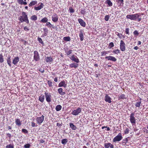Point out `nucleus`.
Returning a JSON list of instances; mask_svg holds the SVG:
<instances>
[{
    "mask_svg": "<svg viewBox=\"0 0 148 148\" xmlns=\"http://www.w3.org/2000/svg\"><path fill=\"white\" fill-rule=\"evenodd\" d=\"M22 132L25 134H28V131L25 129H23L22 130Z\"/></svg>",
    "mask_w": 148,
    "mask_h": 148,
    "instance_id": "de8ad7c7",
    "label": "nucleus"
},
{
    "mask_svg": "<svg viewBox=\"0 0 148 148\" xmlns=\"http://www.w3.org/2000/svg\"><path fill=\"white\" fill-rule=\"evenodd\" d=\"M70 126L73 130H75L76 129L77 127L73 123H69Z\"/></svg>",
    "mask_w": 148,
    "mask_h": 148,
    "instance_id": "bb28decb",
    "label": "nucleus"
},
{
    "mask_svg": "<svg viewBox=\"0 0 148 148\" xmlns=\"http://www.w3.org/2000/svg\"><path fill=\"white\" fill-rule=\"evenodd\" d=\"M138 13L131 15H127L126 16L127 18L129 19L132 20H135L138 18Z\"/></svg>",
    "mask_w": 148,
    "mask_h": 148,
    "instance_id": "7ed1b4c3",
    "label": "nucleus"
},
{
    "mask_svg": "<svg viewBox=\"0 0 148 148\" xmlns=\"http://www.w3.org/2000/svg\"><path fill=\"white\" fill-rule=\"evenodd\" d=\"M120 6L123 5V0H117V1Z\"/></svg>",
    "mask_w": 148,
    "mask_h": 148,
    "instance_id": "c9c22d12",
    "label": "nucleus"
},
{
    "mask_svg": "<svg viewBox=\"0 0 148 148\" xmlns=\"http://www.w3.org/2000/svg\"><path fill=\"white\" fill-rule=\"evenodd\" d=\"M120 49L122 51H124L125 50V42L122 40L120 41Z\"/></svg>",
    "mask_w": 148,
    "mask_h": 148,
    "instance_id": "6e6552de",
    "label": "nucleus"
},
{
    "mask_svg": "<svg viewBox=\"0 0 148 148\" xmlns=\"http://www.w3.org/2000/svg\"><path fill=\"white\" fill-rule=\"evenodd\" d=\"M105 58L108 60H110L113 62H115L116 60V59L114 57L112 56H107Z\"/></svg>",
    "mask_w": 148,
    "mask_h": 148,
    "instance_id": "4468645a",
    "label": "nucleus"
},
{
    "mask_svg": "<svg viewBox=\"0 0 148 148\" xmlns=\"http://www.w3.org/2000/svg\"><path fill=\"white\" fill-rule=\"evenodd\" d=\"M38 40L39 41V42L42 44L43 45L44 44V43L43 41L42 40V39L40 37H38Z\"/></svg>",
    "mask_w": 148,
    "mask_h": 148,
    "instance_id": "a19ab883",
    "label": "nucleus"
},
{
    "mask_svg": "<svg viewBox=\"0 0 148 148\" xmlns=\"http://www.w3.org/2000/svg\"><path fill=\"white\" fill-rule=\"evenodd\" d=\"M43 30L44 32V34L43 35L44 36H46L47 35V34L48 33V30L47 29L46 27H45V28H43Z\"/></svg>",
    "mask_w": 148,
    "mask_h": 148,
    "instance_id": "7c9ffc66",
    "label": "nucleus"
},
{
    "mask_svg": "<svg viewBox=\"0 0 148 148\" xmlns=\"http://www.w3.org/2000/svg\"><path fill=\"white\" fill-rule=\"evenodd\" d=\"M110 18V16L109 15H106L104 19L106 21H108Z\"/></svg>",
    "mask_w": 148,
    "mask_h": 148,
    "instance_id": "8fccbe9b",
    "label": "nucleus"
},
{
    "mask_svg": "<svg viewBox=\"0 0 148 148\" xmlns=\"http://www.w3.org/2000/svg\"><path fill=\"white\" fill-rule=\"evenodd\" d=\"M127 138H125L123 140L122 143L123 145H125L127 143L128 141Z\"/></svg>",
    "mask_w": 148,
    "mask_h": 148,
    "instance_id": "72a5a7b5",
    "label": "nucleus"
},
{
    "mask_svg": "<svg viewBox=\"0 0 148 148\" xmlns=\"http://www.w3.org/2000/svg\"><path fill=\"white\" fill-rule=\"evenodd\" d=\"M57 126L58 127L60 126L61 125V124L60 123H57L56 124Z\"/></svg>",
    "mask_w": 148,
    "mask_h": 148,
    "instance_id": "69168bd1",
    "label": "nucleus"
},
{
    "mask_svg": "<svg viewBox=\"0 0 148 148\" xmlns=\"http://www.w3.org/2000/svg\"><path fill=\"white\" fill-rule=\"evenodd\" d=\"M48 21V18L46 17H45L41 20L40 22L43 23H46Z\"/></svg>",
    "mask_w": 148,
    "mask_h": 148,
    "instance_id": "393cba45",
    "label": "nucleus"
},
{
    "mask_svg": "<svg viewBox=\"0 0 148 148\" xmlns=\"http://www.w3.org/2000/svg\"><path fill=\"white\" fill-rule=\"evenodd\" d=\"M45 98L46 101L48 102H50L51 101V95L50 93L46 92L45 93Z\"/></svg>",
    "mask_w": 148,
    "mask_h": 148,
    "instance_id": "0eeeda50",
    "label": "nucleus"
},
{
    "mask_svg": "<svg viewBox=\"0 0 148 148\" xmlns=\"http://www.w3.org/2000/svg\"><path fill=\"white\" fill-rule=\"evenodd\" d=\"M62 108V106L60 105H57L56 107V110L57 111H58L61 110Z\"/></svg>",
    "mask_w": 148,
    "mask_h": 148,
    "instance_id": "c85d7f7f",
    "label": "nucleus"
},
{
    "mask_svg": "<svg viewBox=\"0 0 148 148\" xmlns=\"http://www.w3.org/2000/svg\"><path fill=\"white\" fill-rule=\"evenodd\" d=\"M101 56H103L105 55L104 51L101 52Z\"/></svg>",
    "mask_w": 148,
    "mask_h": 148,
    "instance_id": "338daca9",
    "label": "nucleus"
},
{
    "mask_svg": "<svg viewBox=\"0 0 148 148\" xmlns=\"http://www.w3.org/2000/svg\"><path fill=\"white\" fill-rule=\"evenodd\" d=\"M52 20L54 22H56L58 20V16L56 13H53L52 16Z\"/></svg>",
    "mask_w": 148,
    "mask_h": 148,
    "instance_id": "9d476101",
    "label": "nucleus"
},
{
    "mask_svg": "<svg viewBox=\"0 0 148 148\" xmlns=\"http://www.w3.org/2000/svg\"><path fill=\"white\" fill-rule=\"evenodd\" d=\"M112 52L114 53L115 54H117L120 53V51L119 49H117L114 50Z\"/></svg>",
    "mask_w": 148,
    "mask_h": 148,
    "instance_id": "4c0bfd02",
    "label": "nucleus"
},
{
    "mask_svg": "<svg viewBox=\"0 0 148 148\" xmlns=\"http://www.w3.org/2000/svg\"><path fill=\"white\" fill-rule=\"evenodd\" d=\"M24 30L25 31H27L29 30V29L28 27L25 26L24 28Z\"/></svg>",
    "mask_w": 148,
    "mask_h": 148,
    "instance_id": "bf43d9fd",
    "label": "nucleus"
},
{
    "mask_svg": "<svg viewBox=\"0 0 148 148\" xmlns=\"http://www.w3.org/2000/svg\"><path fill=\"white\" fill-rule=\"evenodd\" d=\"M68 141V140L66 138L62 139L61 141V143L62 144L64 145Z\"/></svg>",
    "mask_w": 148,
    "mask_h": 148,
    "instance_id": "473e14b6",
    "label": "nucleus"
},
{
    "mask_svg": "<svg viewBox=\"0 0 148 148\" xmlns=\"http://www.w3.org/2000/svg\"><path fill=\"white\" fill-rule=\"evenodd\" d=\"M47 83L49 87H51L52 86L53 83L51 80H48L47 81Z\"/></svg>",
    "mask_w": 148,
    "mask_h": 148,
    "instance_id": "79ce46f5",
    "label": "nucleus"
},
{
    "mask_svg": "<svg viewBox=\"0 0 148 148\" xmlns=\"http://www.w3.org/2000/svg\"><path fill=\"white\" fill-rule=\"evenodd\" d=\"M81 111V109L79 108L72 111L71 114L74 115H77Z\"/></svg>",
    "mask_w": 148,
    "mask_h": 148,
    "instance_id": "1a4fd4ad",
    "label": "nucleus"
},
{
    "mask_svg": "<svg viewBox=\"0 0 148 148\" xmlns=\"http://www.w3.org/2000/svg\"><path fill=\"white\" fill-rule=\"evenodd\" d=\"M106 3H107L109 6H111L112 3L110 0H107L106 1Z\"/></svg>",
    "mask_w": 148,
    "mask_h": 148,
    "instance_id": "f704fd0d",
    "label": "nucleus"
},
{
    "mask_svg": "<svg viewBox=\"0 0 148 148\" xmlns=\"http://www.w3.org/2000/svg\"><path fill=\"white\" fill-rule=\"evenodd\" d=\"M45 96L43 95H41L39 97V100L42 102H44L45 99Z\"/></svg>",
    "mask_w": 148,
    "mask_h": 148,
    "instance_id": "5701e85b",
    "label": "nucleus"
},
{
    "mask_svg": "<svg viewBox=\"0 0 148 148\" xmlns=\"http://www.w3.org/2000/svg\"><path fill=\"white\" fill-rule=\"evenodd\" d=\"M109 46L110 48H111L114 47V44L113 42H111L109 43Z\"/></svg>",
    "mask_w": 148,
    "mask_h": 148,
    "instance_id": "6e6d98bb",
    "label": "nucleus"
},
{
    "mask_svg": "<svg viewBox=\"0 0 148 148\" xmlns=\"http://www.w3.org/2000/svg\"><path fill=\"white\" fill-rule=\"evenodd\" d=\"M105 97V101L108 103H110L112 102L111 100V98L110 97L108 96L107 94H106Z\"/></svg>",
    "mask_w": 148,
    "mask_h": 148,
    "instance_id": "ddd939ff",
    "label": "nucleus"
},
{
    "mask_svg": "<svg viewBox=\"0 0 148 148\" xmlns=\"http://www.w3.org/2000/svg\"><path fill=\"white\" fill-rule=\"evenodd\" d=\"M70 58L72 60L74 61L76 63H78L79 62V59L77 58V57L75 56L74 55H73Z\"/></svg>",
    "mask_w": 148,
    "mask_h": 148,
    "instance_id": "f8f14e48",
    "label": "nucleus"
},
{
    "mask_svg": "<svg viewBox=\"0 0 148 148\" xmlns=\"http://www.w3.org/2000/svg\"><path fill=\"white\" fill-rule=\"evenodd\" d=\"M54 81L56 82H58V79L57 77H55L54 78Z\"/></svg>",
    "mask_w": 148,
    "mask_h": 148,
    "instance_id": "774afa93",
    "label": "nucleus"
},
{
    "mask_svg": "<svg viewBox=\"0 0 148 148\" xmlns=\"http://www.w3.org/2000/svg\"><path fill=\"white\" fill-rule=\"evenodd\" d=\"M135 113H132L130 116V120L131 123L132 125H134L135 124L136 119L134 117Z\"/></svg>",
    "mask_w": 148,
    "mask_h": 148,
    "instance_id": "f03ea898",
    "label": "nucleus"
},
{
    "mask_svg": "<svg viewBox=\"0 0 148 148\" xmlns=\"http://www.w3.org/2000/svg\"><path fill=\"white\" fill-rule=\"evenodd\" d=\"M104 147L105 148H114V146L110 143H108L104 144Z\"/></svg>",
    "mask_w": 148,
    "mask_h": 148,
    "instance_id": "2eb2a0df",
    "label": "nucleus"
},
{
    "mask_svg": "<svg viewBox=\"0 0 148 148\" xmlns=\"http://www.w3.org/2000/svg\"><path fill=\"white\" fill-rule=\"evenodd\" d=\"M117 34H116V35L118 36L119 38H121V36H122V34H120L119 33L117 32Z\"/></svg>",
    "mask_w": 148,
    "mask_h": 148,
    "instance_id": "052dcab7",
    "label": "nucleus"
},
{
    "mask_svg": "<svg viewBox=\"0 0 148 148\" xmlns=\"http://www.w3.org/2000/svg\"><path fill=\"white\" fill-rule=\"evenodd\" d=\"M6 135H7L10 138L11 137V136L10 134L9 133H6Z\"/></svg>",
    "mask_w": 148,
    "mask_h": 148,
    "instance_id": "e2e57ef3",
    "label": "nucleus"
},
{
    "mask_svg": "<svg viewBox=\"0 0 148 148\" xmlns=\"http://www.w3.org/2000/svg\"><path fill=\"white\" fill-rule=\"evenodd\" d=\"M30 19L32 21H36L37 19V16L36 15L32 16L30 17Z\"/></svg>",
    "mask_w": 148,
    "mask_h": 148,
    "instance_id": "2f4dec72",
    "label": "nucleus"
},
{
    "mask_svg": "<svg viewBox=\"0 0 148 148\" xmlns=\"http://www.w3.org/2000/svg\"><path fill=\"white\" fill-rule=\"evenodd\" d=\"M75 63H73L69 65V66L71 68H76L78 66V64Z\"/></svg>",
    "mask_w": 148,
    "mask_h": 148,
    "instance_id": "6ab92c4d",
    "label": "nucleus"
},
{
    "mask_svg": "<svg viewBox=\"0 0 148 148\" xmlns=\"http://www.w3.org/2000/svg\"><path fill=\"white\" fill-rule=\"evenodd\" d=\"M129 129L127 128L125 129V131H124L125 134H128L129 132Z\"/></svg>",
    "mask_w": 148,
    "mask_h": 148,
    "instance_id": "864d4df0",
    "label": "nucleus"
},
{
    "mask_svg": "<svg viewBox=\"0 0 148 148\" xmlns=\"http://www.w3.org/2000/svg\"><path fill=\"white\" fill-rule=\"evenodd\" d=\"M7 63L8 64L9 66L10 67H11L12 65L11 64V59H10V57L9 56L7 60Z\"/></svg>",
    "mask_w": 148,
    "mask_h": 148,
    "instance_id": "cd10ccee",
    "label": "nucleus"
},
{
    "mask_svg": "<svg viewBox=\"0 0 148 148\" xmlns=\"http://www.w3.org/2000/svg\"><path fill=\"white\" fill-rule=\"evenodd\" d=\"M67 82H66L64 80L61 81L58 84V87H63L65 88L67 86Z\"/></svg>",
    "mask_w": 148,
    "mask_h": 148,
    "instance_id": "9b49d317",
    "label": "nucleus"
},
{
    "mask_svg": "<svg viewBox=\"0 0 148 148\" xmlns=\"http://www.w3.org/2000/svg\"><path fill=\"white\" fill-rule=\"evenodd\" d=\"M79 23H80V25L82 26H83V21L81 18H79L78 19Z\"/></svg>",
    "mask_w": 148,
    "mask_h": 148,
    "instance_id": "58836bf2",
    "label": "nucleus"
},
{
    "mask_svg": "<svg viewBox=\"0 0 148 148\" xmlns=\"http://www.w3.org/2000/svg\"><path fill=\"white\" fill-rule=\"evenodd\" d=\"M22 16H20L18 18L19 20L22 23L25 22L28 24L29 23L27 14L24 12H22Z\"/></svg>",
    "mask_w": 148,
    "mask_h": 148,
    "instance_id": "f257e3e1",
    "label": "nucleus"
},
{
    "mask_svg": "<svg viewBox=\"0 0 148 148\" xmlns=\"http://www.w3.org/2000/svg\"><path fill=\"white\" fill-rule=\"evenodd\" d=\"M119 98H120V99H125V95L123 94H122L120 96V97H119Z\"/></svg>",
    "mask_w": 148,
    "mask_h": 148,
    "instance_id": "3c124183",
    "label": "nucleus"
},
{
    "mask_svg": "<svg viewBox=\"0 0 148 148\" xmlns=\"http://www.w3.org/2000/svg\"><path fill=\"white\" fill-rule=\"evenodd\" d=\"M63 39L64 40L66 41H70L71 40L70 37L69 36L64 37Z\"/></svg>",
    "mask_w": 148,
    "mask_h": 148,
    "instance_id": "c756f323",
    "label": "nucleus"
},
{
    "mask_svg": "<svg viewBox=\"0 0 148 148\" xmlns=\"http://www.w3.org/2000/svg\"><path fill=\"white\" fill-rule=\"evenodd\" d=\"M123 138L121 133H119L118 135L115 137L113 140V141L114 142L117 141H119L121 140Z\"/></svg>",
    "mask_w": 148,
    "mask_h": 148,
    "instance_id": "39448f33",
    "label": "nucleus"
},
{
    "mask_svg": "<svg viewBox=\"0 0 148 148\" xmlns=\"http://www.w3.org/2000/svg\"><path fill=\"white\" fill-rule=\"evenodd\" d=\"M73 51L71 50H69L68 51H67L66 52V54L67 56L69 55L70 54H71L72 53Z\"/></svg>",
    "mask_w": 148,
    "mask_h": 148,
    "instance_id": "c03bdc74",
    "label": "nucleus"
},
{
    "mask_svg": "<svg viewBox=\"0 0 148 148\" xmlns=\"http://www.w3.org/2000/svg\"><path fill=\"white\" fill-rule=\"evenodd\" d=\"M129 29L128 28H127L125 29V33L127 34H129Z\"/></svg>",
    "mask_w": 148,
    "mask_h": 148,
    "instance_id": "603ef678",
    "label": "nucleus"
},
{
    "mask_svg": "<svg viewBox=\"0 0 148 148\" xmlns=\"http://www.w3.org/2000/svg\"><path fill=\"white\" fill-rule=\"evenodd\" d=\"M40 141L41 143H45V141L43 139H41L40 140Z\"/></svg>",
    "mask_w": 148,
    "mask_h": 148,
    "instance_id": "0e129e2a",
    "label": "nucleus"
},
{
    "mask_svg": "<svg viewBox=\"0 0 148 148\" xmlns=\"http://www.w3.org/2000/svg\"><path fill=\"white\" fill-rule=\"evenodd\" d=\"M15 122L16 125L18 126H20L21 125V121L19 119H16Z\"/></svg>",
    "mask_w": 148,
    "mask_h": 148,
    "instance_id": "412c9836",
    "label": "nucleus"
},
{
    "mask_svg": "<svg viewBox=\"0 0 148 148\" xmlns=\"http://www.w3.org/2000/svg\"><path fill=\"white\" fill-rule=\"evenodd\" d=\"M34 59L36 61H38L40 60V56L37 51H34Z\"/></svg>",
    "mask_w": 148,
    "mask_h": 148,
    "instance_id": "423d86ee",
    "label": "nucleus"
},
{
    "mask_svg": "<svg viewBox=\"0 0 148 148\" xmlns=\"http://www.w3.org/2000/svg\"><path fill=\"white\" fill-rule=\"evenodd\" d=\"M46 25L49 27L51 28L52 27V24L49 22L48 21L46 23Z\"/></svg>",
    "mask_w": 148,
    "mask_h": 148,
    "instance_id": "ea45409f",
    "label": "nucleus"
},
{
    "mask_svg": "<svg viewBox=\"0 0 148 148\" xmlns=\"http://www.w3.org/2000/svg\"><path fill=\"white\" fill-rule=\"evenodd\" d=\"M45 60L47 62L51 63L53 61V59L51 57H47L45 58Z\"/></svg>",
    "mask_w": 148,
    "mask_h": 148,
    "instance_id": "a211bd4d",
    "label": "nucleus"
},
{
    "mask_svg": "<svg viewBox=\"0 0 148 148\" xmlns=\"http://www.w3.org/2000/svg\"><path fill=\"white\" fill-rule=\"evenodd\" d=\"M6 148H14V146L13 145L11 144L7 145L6 147Z\"/></svg>",
    "mask_w": 148,
    "mask_h": 148,
    "instance_id": "37998d69",
    "label": "nucleus"
},
{
    "mask_svg": "<svg viewBox=\"0 0 148 148\" xmlns=\"http://www.w3.org/2000/svg\"><path fill=\"white\" fill-rule=\"evenodd\" d=\"M141 103V101L140 102H137L135 105V106L136 107H139L140 106Z\"/></svg>",
    "mask_w": 148,
    "mask_h": 148,
    "instance_id": "a18cd8bd",
    "label": "nucleus"
},
{
    "mask_svg": "<svg viewBox=\"0 0 148 148\" xmlns=\"http://www.w3.org/2000/svg\"><path fill=\"white\" fill-rule=\"evenodd\" d=\"M58 93L61 95H63L65 94V92L63 91V90L62 88H58Z\"/></svg>",
    "mask_w": 148,
    "mask_h": 148,
    "instance_id": "aec40b11",
    "label": "nucleus"
},
{
    "mask_svg": "<svg viewBox=\"0 0 148 148\" xmlns=\"http://www.w3.org/2000/svg\"><path fill=\"white\" fill-rule=\"evenodd\" d=\"M39 71L40 72H41V73H43L45 71L44 69H40L39 70Z\"/></svg>",
    "mask_w": 148,
    "mask_h": 148,
    "instance_id": "680f3d73",
    "label": "nucleus"
},
{
    "mask_svg": "<svg viewBox=\"0 0 148 148\" xmlns=\"http://www.w3.org/2000/svg\"><path fill=\"white\" fill-rule=\"evenodd\" d=\"M4 62L3 56L2 54L0 55V63H2Z\"/></svg>",
    "mask_w": 148,
    "mask_h": 148,
    "instance_id": "e433bc0d",
    "label": "nucleus"
},
{
    "mask_svg": "<svg viewBox=\"0 0 148 148\" xmlns=\"http://www.w3.org/2000/svg\"><path fill=\"white\" fill-rule=\"evenodd\" d=\"M69 12L71 13H73L74 12V9L71 7H69Z\"/></svg>",
    "mask_w": 148,
    "mask_h": 148,
    "instance_id": "49530a36",
    "label": "nucleus"
},
{
    "mask_svg": "<svg viewBox=\"0 0 148 148\" xmlns=\"http://www.w3.org/2000/svg\"><path fill=\"white\" fill-rule=\"evenodd\" d=\"M30 146V145L29 144H27L24 145V147L25 148H29Z\"/></svg>",
    "mask_w": 148,
    "mask_h": 148,
    "instance_id": "5fc2aeb1",
    "label": "nucleus"
},
{
    "mask_svg": "<svg viewBox=\"0 0 148 148\" xmlns=\"http://www.w3.org/2000/svg\"><path fill=\"white\" fill-rule=\"evenodd\" d=\"M40 5L38 6V7H35L34 8V10H40L42 9L44 6V4L42 3H40Z\"/></svg>",
    "mask_w": 148,
    "mask_h": 148,
    "instance_id": "dca6fc26",
    "label": "nucleus"
},
{
    "mask_svg": "<svg viewBox=\"0 0 148 148\" xmlns=\"http://www.w3.org/2000/svg\"><path fill=\"white\" fill-rule=\"evenodd\" d=\"M45 118V116L42 115L41 116L37 117L36 118V121L37 123L39 125H40L44 121Z\"/></svg>",
    "mask_w": 148,
    "mask_h": 148,
    "instance_id": "20e7f679",
    "label": "nucleus"
},
{
    "mask_svg": "<svg viewBox=\"0 0 148 148\" xmlns=\"http://www.w3.org/2000/svg\"><path fill=\"white\" fill-rule=\"evenodd\" d=\"M19 61V58L18 56L15 57L13 60L12 63L15 65H16L17 63Z\"/></svg>",
    "mask_w": 148,
    "mask_h": 148,
    "instance_id": "f3484780",
    "label": "nucleus"
},
{
    "mask_svg": "<svg viewBox=\"0 0 148 148\" xmlns=\"http://www.w3.org/2000/svg\"><path fill=\"white\" fill-rule=\"evenodd\" d=\"M18 3L20 4H23L26 5L27 4V3L25 1H23V0H17Z\"/></svg>",
    "mask_w": 148,
    "mask_h": 148,
    "instance_id": "a878e982",
    "label": "nucleus"
},
{
    "mask_svg": "<svg viewBox=\"0 0 148 148\" xmlns=\"http://www.w3.org/2000/svg\"><path fill=\"white\" fill-rule=\"evenodd\" d=\"M134 34L135 36H138V35L139 33L137 31H135L134 32Z\"/></svg>",
    "mask_w": 148,
    "mask_h": 148,
    "instance_id": "4d7b16f0",
    "label": "nucleus"
},
{
    "mask_svg": "<svg viewBox=\"0 0 148 148\" xmlns=\"http://www.w3.org/2000/svg\"><path fill=\"white\" fill-rule=\"evenodd\" d=\"M31 126L32 127H37V125L33 122H31Z\"/></svg>",
    "mask_w": 148,
    "mask_h": 148,
    "instance_id": "09e8293b",
    "label": "nucleus"
},
{
    "mask_svg": "<svg viewBox=\"0 0 148 148\" xmlns=\"http://www.w3.org/2000/svg\"><path fill=\"white\" fill-rule=\"evenodd\" d=\"M138 17L137 18H138V22H140L142 18L141 17H139L140 15H139V14H138Z\"/></svg>",
    "mask_w": 148,
    "mask_h": 148,
    "instance_id": "13d9d810",
    "label": "nucleus"
},
{
    "mask_svg": "<svg viewBox=\"0 0 148 148\" xmlns=\"http://www.w3.org/2000/svg\"><path fill=\"white\" fill-rule=\"evenodd\" d=\"M80 38V40L81 41L83 40V31L82 30L80 31L79 35Z\"/></svg>",
    "mask_w": 148,
    "mask_h": 148,
    "instance_id": "4be33fe9",
    "label": "nucleus"
},
{
    "mask_svg": "<svg viewBox=\"0 0 148 148\" xmlns=\"http://www.w3.org/2000/svg\"><path fill=\"white\" fill-rule=\"evenodd\" d=\"M37 3V1H32L29 4V6L31 7L33 5L36 4Z\"/></svg>",
    "mask_w": 148,
    "mask_h": 148,
    "instance_id": "b1692460",
    "label": "nucleus"
}]
</instances>
